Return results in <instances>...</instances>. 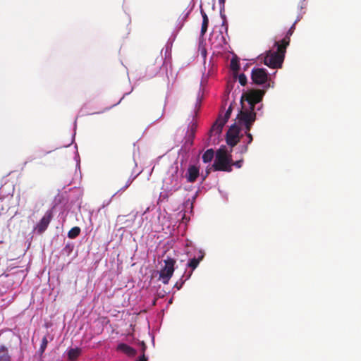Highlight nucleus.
Returning <instances> with one entry per match:
<instances>
[{
  "label": "nucleus",
  "instance_id": "obj_1",
  "mask_svg": "<svg viewBox=\"0 0 361 361\" xmlns=\"http://www.w3.org/2000/svg\"><path fill=\"white\" fill-rule=\"evenodd\" d=\"M265 94V90L259 89H252L243 93L240 98L241 110L239 111L237 119L238 124L244 126L245 133L247 137V145L250 144L253 137L250 133L253 123L256 120V113L255 112V104L260 102ZM248 149L247 145L243 147L242 152H246Z\"/></svg>",
  "mask_w": 361,
  "mask_h": 361
},
{
  "label": "nucleus",
  "instance_id": "obj_2",
  "mask_svg": "<svg viewBox=\"0 0 361 361\" xmlns=\"http://www.w3.org/2000/svg\"><path fill=\"white\" fill-rule=\"evenodd\" d=\"M232 158L224 148H220L216 151L214 162L212 165L214 171L231 172Z\"/></svg>",
  "mask_w": 361,
  "mask_h": 361
},
{
  "label": "nucleus",
  "instance_id": "obj_3",
  "mask_svg": "<svg viewBox=\"0 0 361 361\" xmlns=\"http://www.w3.org/2000/svg\"><path fill=\"white\" fill-rule=\"evenodd\" d=\"M284 59V54L279 50L276 51H268L264 58V63L271 68H281Z\"/></svg>",
  "mask_w": 361,
  "mask_h": 361
},
{
  "label": "nucleus",
  "instance_id": "obj_4",
  "mask_svg": "<svg viewBox=\"0 0 361 361\" xmlns=\"http://www.w3.org/2000/svg\"><path fill=\"white\" fill-rule=\"evenodd\" d=\"M164 267L159 271V280L164 284H167L173 274L176 260L168 257L164 260Z\"/></svg>",
  "mask_w": 361,
  "mask_h": 361
},
{
  "label": "nucleus",
  "instance_id": "obj_5",
  "mask_svg": "<svg viewBox=\"0 0 361 361\" xmlns=\"http://www.w3.org/2000/svg\"><path fill=\"white\" fill-rule=\"evenodd\" d=\"M240 128L236 123L233 124L228 130L226 140L228 145L233 147L240 142Z\"/></svg>",
  "mask_w": 361,
  "mask_h": 361
},
{
  "label": "nucleus",
  "instance_id": "obj_6",
  "mask_svg": "<svg viewBox=\"0 0 361 361\" xmlns=\"http://www.w3.org/2000/svg\"><path fill=\"white\" fill-rule=\"evenodd\" d=\"M268 73L264 68H253L251 73L252 82L256 85H263L268 80Z\"/></svg>",
  "mask_w": 361,
  "mask_h": 361
},
{
  "label": "nucleus",
  "instance_id": "obj_7",
  "mask_svg": "<svg viewBox=\"0 0 361 361\" xmlns=\"http://www.w3.org/2000/svg\"><path fill=\"white\" fill-rule=\"evenodd\" d=\"M53 218V212L51 210H48L46 212L43 217L41 219V220L37 223V224L35 226V230L37 231L38 233H42L44 232L51 220Z\"/></svg>",
  "mask_w": 361,
  "mask_h": 361
},
{
  "label": "nucleus",
  "instance_id": "obj_8",
  "mask_svg": "<svg viewBox=\"0 0 361 361\" xmlns=\"http://www.w3.org/2000/svg\"><path fill=\"white\" fill-rule=\"evenodd\" d=\"M203 258H204V253L200 251L199 255L197 257H195L188 261L187 266H188V267L191 269V271L185 276V280H188L190 279V277L191 276V275L192 274L193 270L197 267L200 262L202 260Z\"/></svg>",
  "mask_w": 361,
  "mask_h": 361
},
{
  "label": "nucleus",
  "instance_id": "obj_9",
  "mask_svg": "<svg viewBox=\"0 0 361 361\" xmlns=\"http://www.w3.org/2000/svg\"><path fill=\"white\" fill-rule=\"evenodd\" d=\"M225 124L226 121L221 120V117L219 116L209 131L210 136L213 135H219L221 133Z\"/></svg>",
  "mask_w": 361,
  "mask_h": 361
},
{
  "label": "nucleus",
  "instance_id": "obj_10",
  "mask_svg": "<svg viewBox=\"0 0 361 361\" xmlns=\"http://www.w3.org/2000/svg\"><path fill=\"white\" fill-rule=\"evenodd\" d=\"M199 175V168L195 166H190L186 175L187 180L189 183H194L197 180Z\"/></svg>",
  "mask_w": 361,
  "mask_h": 361
},
{
  "label": "nucleus",
  "instance_id": "obj_11",
  "mask_svg": "<svg viewBox=\"0 0 361 361\" xmlns=\"http://www.w3.org/2000/svg\"><path fill=\"white\" fill-rule=\"evenodd\" d=\"M117 350L121 351L126 355H127L129 357H134L137 351L133 348L130 347V345L126 344V343H120L117 346Z\"/></svg>",
  "mask_w": 361,
  "mask_h": 361
},
{
  "label": "nucleus",
  "instance_id": "obj_12",
  "mask_svg": "<svg viewBox=\"0 0 361 361\" xmlns=\"http://www.w3.org/2000/svg\"><path fill=\"white\" fill-rule=\"evenodd\" d=\"M289 43L290 37L286 35L281 40V44L276 42L275 44L277 46V50H279L281 53L285 54L286 47L288 46Z\"/></svg>",
  "mask_w": 361,
  "mask_h": 361
},
{
  "label": "nucleus",
  "instance_id": "obj_13",
  "mask_svg": "<svg viewBox=\"0 0 361 361\" xmlns=\"http://www.w3.org/2000/svg\"><path fill=\"white\" fill-rule=\"evenodd\" d=\"M200 12H201V15L202 17L201 35L203 36L207 30V27H208V25H209V18L207 17V15L206 14V13L204 11V10L202 8H201Z\"/></svg>",
  "mask_w": 361,
  "mask_h": 361
},
{
  "label": "nucleus",
  "instance_id": "obj_14",
  "mask_svg": "<svg viewBox=\"0 0 361 361\" xmlns=\"http://www.w3.org/2000/svg\"><path fill=\"white\" fill-rule=\"evenodd\" d=\"M0 361H11L8 350L4 345L0 346Z\"/></svg>",
  "mask_w": 361,
  "mask_h": 361
},
{
  "label": "nucleus",
  "instance_id": "obj_15",
  "mask_svg": "<svg viewBox=\"0 0 361 361\" xmlns=\"http://www.w3.org/2000/svg\"><path fill=\"white\" fill-rule=\"evenodd\" d=\"M81 350L80 348H71L68 353V357L71 361H75L80 355Z\"/></svg>",
  "mask_w": 361,
  "mask_h": 361
},
{
  "label": "nucleus",
  "instance_id": "obj_16",
  "mask_svg": "<svg viewBox=\"0 0 361 361\" xmlns=\"http://www.w3.org/2000/svg\"><path fill=\"white\" fill-rule=\"evenodd\" d=\"M214 155V151L212 149H207L202 155V161L204 163L210 162Z\"/></svg>",
  "mask_w": 361,
  "mask_h": 361
},
{
  "label": "nucleus",
  "instance_id": "obj_17",
  "mask_svg": "<svg viewBox=\"0 0 361 361\" xmlns=\"http://www.w3.org/2000/svg\"><path fill=\"white\" fill-rule=\"evenodd\" d=\"M231 69L233 71L234 74H236L240 70V64L238 59L236 58H233L231 61Z\"/></svg>",
  "mask_w": 361,
  "mask_h": 361
},
{
  "label": "nucleus",
  "instance_id": "obj_18",
  "mask_svg": "<svg viewBox=\"0 0 361 361\" xmlns=\"http://www.w3.org/2000/svg\"><path fill=\"white\" fill-rule=\"evenodd\" d=\"M80 233V228L78 226L72 228L68 233V237L73 239L78 237Z\"/></svg>",
  "mask_w": 361,
  "mask_h": 361
},
{
  "label": "nucleus",
  "instance_id": "obj_19",
  "mask_svg": "<svg viewBox=\"0 0 361 361\" xmlns=\"http://www.w3.org/2000/svg\"><path fill=\"white\" fill-rule=\"evenodd\" d=\"M47 344H48L47 338L46 336H44L42 340V343H41V345L39 348V351H40L41 354H42L44 352V350L47 346Z\"/></svg>",
  "mask_w": 361,
  "mask_h": 361
},
{
  "label": "nucleus",
  "instance_id": "obj_20",
  "mask_svg": "<svg viewBox=\"0 0 361 361\" xmlns=\"http://www.w3.org/2000/svg\"><path fill=\"white\" fill-rule=\"evenodd\" d=\"M195 137V133L193 130H191L190 135H189V138L185 141V145L191 146L193 144V138Z\"/></svg>",
  "mask_w": 361,
  "mask_h": 361
},
{
  "label": "nucleus",
  "instance_id": "obj_21",
  "mask_svg": "<svg viewBox=\"0 0 361 361\" xmlns=\"http://www.w3.org/2000/svg\"><path fill=\"white\" fill-rule=\"evenodd\" d=\"M238 81H239V83L241 85L245 86L247 84V77H246V75L244 73L240 74L238 75Z\"/></svg>",
  "mask_w": 361,
  "mask_h": 361
},
{
  "label": "nucleus",
  "instance_id": "obj_22",
  "mask_svg": "<svg viewBox=\"0 0 361 361\" xmlns=\"http://www.w3.org/2000/svg\"><path fill=\"white\" fill-rule=\"evenodd\" d=\"M231 113H232V106L230 105V106L226 110L224 118H221V120L226 121V123L227 121L228 120V118H230Z\"/></svg>",
  "mask_w": 361,
  "mask_h": 361
},
{
  "label": "nucleus",
  "instance_id": "obj_23",
  "mask_svg": "<svg viewBox=\"0 0 361 361\" xmlns=\"http://www.w3.org/2000/svg\"><path fill=\"white\" fill-rule=\"evenodd\" d=\"M183 277L184 276H183L182 278L178 281H177L174 285V287L176 288L178 290H180L182 288L183 283L186 281L185 279H183Z\"/></svg>",
  "mask_w": 361,
  "mask_h": 361
},
{
  "label": "nucleus",
  "instance_id": "obj_24",
  "mask_svg": "<svg viewBox=\"0 0 361 361\" xmlns=\"http://www.w3.org/2000/svg\"><path fill=\"white\" fill-rule=\"evenodd\" d=\"M243 159L238 160L237 161L233 162L232 161L231 166L233 165L237 168H240L242 166Z\"/></svg>",
  "mask_w": 361,
  "mask_h": 361
},
{
  "label": "nucleus",
  "instance_id": "obj_25",
  "mask_svg": "<svg viewBox=\"0 0 361 361\" xmlns=\"http://www.w3.org/2000/svg\"><path fill=\"white\" fill-rule=\"evenodd\" d=\"M294 30H295V23L290 27V28L288 30V31L287 32L286 35L290 37L293 35Z\"/></svg>",
  "mask_w": 361,
  "mask_h": 361
},
{
  "label": "nucleus",
  "instance_id": "obj_26",
  "mask_svg": "<svg viewBox=\"0 0 361 361\" xmlns=\"http://www.w3.org/2000/svg\"><path fill=\"white\" fill-rule=\"evenodd\" d=\"M134 220H135L134 219H127V220L125 221L126 226V227L131 226L133 224Z\"/></svg>",
  "mask_w": 361,
  "mask_h": 361
},
{
  "label": "nucleus",
  "instance_id": "obj_27",
  "mask_svg": "<svg viewBox=\"0 0 361 361\" xmlns=\"http://www.w3.org/2000/svg\"><path fill=\"white\" fill-rule=\"evenodd\" d=\"M132 181H133V180L128 179L126 184L125 185V186L121 188L120 189V190H125L126 189H127L130 186V185L132 183Z\"/></svg>",
  "mask_w": 361,
  "mask_h": 361
},
{
  "label": "nucleus",
  "instance_id": "obj_28",
  "mask_svg": "<svg viewBox=\"0 0 361 361\" xmlns=\"http://www.w3.org/2000/svg\"><path fill=\"white\" fill-rule=\"evenodd\" d=\"M136 361H147V358L146 357L145 355H143L141 357H140L139 359L137 360Z\"/></svg>",
  "mask_w": 361,
  "mask_h": 361
},
{
  "label": "nucleus",
  "instance_id": "obj_29",
  "mask_svg": "<svg viewBox=\"0 0 361 361\" xmlns=\"http://www.w3.org/2000/svg\"><path fill=\"white\" fill-rule=\"evenodd\" d=\"M142 352H143V354H142V355H145V348H146V345L144 343V342L142 343Z\"/></svg>",
  "mask_w": 361,
  "mask_h": 361
},
{
  "label": "nucleus",
  "instance_id": "obj_30",
  "mask_svg": "<svg viewBox=\"0 0 361 361\" xmlns=\"http://www.w3.org/2000/svg\"><path fill=\"white\" fill-rule=\"evenodd\" d=\"M225 1L226 0H219V4L221 5H222V6L224 7V4H225Z\"/></svg>",
  "mask_w": 361,
  "mask_h": 361
},
{
  "label": "nucleus",
  "instance_id": "obj_31",
  "mask_svg": "<svg viewBox=\"0 0 361 361\" xmlns=\"http://www.w3.org/2000/svg\"><path fill=\"white\" fill-rule=\"evenodd\" d=\"M126 216H118V219L119 221H123V219L125 218Z\"/></svg>",
  "mask_w": 361,
  "mask_h": 361
},
{
  "label": "nucleus",
  "instance_id": "obj_32",
  "mask_svg": "<svg viewBox=\"0 0 361 361\" xmlns=\"http://www.w3.org/2000/svg\"><path fill=\"white\" fill-rule=\"evenodd\" d=\"M210 173V171L209 169H207V172H206V176Z\"/></svg>",
  "mask_w": 361,
  "mask_h": 361
}]
</instances>
